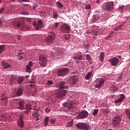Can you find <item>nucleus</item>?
Masks as SVG:
<instances>
[{
    "mask_svg": "<svg viewBox=\"0 0 130 130\" xmlns=\"http://www.w3.org/2000/svg\"><path fill=\"white\" fill-rule=\"evenodd\" d=\"M63 106L64 108H67V110H69L71 108H75L76 107V102L72 101L63 103Z\"/></svg>",
    "mask_w": 130,
    "mask_h": 130,
    "instance_id": "nucleus-5",
    "label": "nucleus"
},
{
    "mask_svg": "<svg viewBox=\"0 0 130 130\" xmlns=\"http://www.w3.org/2000/svg\"><path fill=\"white\" fill-rule=\"evenodd\" d=\"M1 2H2V1L0 0V4H1Z\"/></svg>",
    "mask_w": 130,
    "mask_h": 130,
    "instance_id": "nucleus-61",
    "label": "nucleus"
},
{
    "mask_svg": "<svg viewBox=\"0 0 130 130\" xmlns=\"http://www.w3.org/2000/svg\"><path fill=\"white\" fill-rule=\"evenodd\" d=\"M5 50V45H1L0 46V54L1 53H3Z\"/></svg>",
    "mask_w": 130,
    "mask_h": 130,
    "instance_id": "nucleus-33",
    "label": "nucleus"
},
{
    "mask_svg": "<svg viewBox=\"0 0 130 130\" xmlns=\"http://www.w3.org/2000/svg\"><path fill=\"white\" fill-rule=\"evenodd\" d=\"M2 25V21H1V19H0V26Z\"/></svg>",
    "mask_w": 130,
    "mask_h": 130,
    "instance_id": "nucleus-58",
    "label": "nucleus"
},
{
    "mask_svg": "<svg viewBox=\"0 0 130 130\" xmlns=\"http://www.w3.org/2000/svg\"><path fill=\"white\" fill-rule=\"evenodd\" d=\"M55 38V34L53 32H49L48 34V36L45 39H44V42L47 44H52L53 40Z\"/></svg>",
    "mask_w": 130,
    "mask_h": 130,
    "instance_id": "nucleus-3",
    "label": "nucleus"
},
{
    "mask_svg": "<svg viewBox=\"0 0 130 130\" xmlns=\"http://www.w3.org/2000/svg\"><path fill=\"white\" fill-rule=\"evenodd\" d=\"M31 105L26 104L25 106V109L26 111H24L25 114H29V110H31Z\"/></svg>",
    "mask_w": 130,
    "mask_h": 130,
    "instance_id": "nucleus-22",
    "label": "nucleus"
},
{
    "mask_svg": "<svg viewBox=\"0 0 130 130\" xmlns=\"http://www.w3.org/2000/svg\"><path fill=\"white\" fill-rule=\"evenodd\" d=\"M48 121H49V117L46 116L44 119V124L45 125V126H47Z\"/></svg>",
    "mask_w": 130,
    "mask_h": 130,
    "instance_id": "nucleus-26",
    "label": "nucleus"
},
{
    "mask_svg": "<svg viewBox=\"0 0 130 130\" xmlns=\"http://www.w3.org/2000/svg\"><path fill=\"white\" fill-rule=\"evenodd\" d=\"M39 63L41 67H45L47 64L46 57L43 55H40L39 56Z\"/></svg>",
    "mask_w": 130,
    "mask_h": 130,
    "instance_id": "nucleus-8",
    "label": "nucleus"
},
{
    "mask_svg": "<svg viewBox=\"0 0 130 130\" xmlns=\"http://www.w3.org/2000/svg\"><path fill=\"white\" fill-rule=\"evenodd\" d=\"M52 84V81H48L47 84L48 85H51Z\"/></svg>",
    "mask_w": 130,
    "mask_h": 130,
    "instance_id": "nucleus-51",
    "label": "nucleus"
},
{
    "mask_svg": "<svg viewBox=\"0 0 130 130\" xmlns=\"http://www.w3.org/2000/svg\"><path fill=\"white\" fill-rule=\"evenodd\" d=\"M120 122H121V118H120V116H116L113 117L112 121L113 126H117V125H119Z\"/></svg>",
    "mask_w": 130,
    "mask_h": 130,
    "instance_id": "nucleus-6",
    "label": "nucleus"
},
{
    "mask_svg": "<svg viewBox=\"0 0 130 130\" xmlns=\"http://www.w3.org/2000/svg\"><path fill=\"white\" fill-rule=\"evenodd\" d=\"M17 109H20V110H24L25 109V104L24 101H20L18 103V107H17Z\"/></svg>",
    "mask_w": 130,
    "mask_h": 130,
    "instance_id": "nucleus-16",
    "label": "nucleus"
},
{
    "mask_svg": "<svg viewBox=\"0 0 130 130\" xmlns=\"http://www.w3.org/2000/svg\"><path fill=\"white\" fill-rule=\"evenodd\" d=\"M32 24L34 26H35L36 29L37 30V29H38V24L37 23H36V21L33 22Z\"/></svg>",
    "mask_w": 130,
    "mask_h": 130,
    "instance_id": "nucleus-42",
    "label": "nucleus"
},
{
    "mask_svg": "<svg viewBox=\"0 0 130 130\" xmlns=\"http://www.w3.org/2000/svg\"><path fill=\"white\" fill-rule=\"evenodd\" d=\"M123 9H124V6L123 5H121L119 7V11L120 13H123Z\"/></svg>",
    "mask_w": 130,
    "mask_h": 130,
    "instance_id": "nucleus-31",
    "label": "nucleus"
},
{
    "mask_svg": "<svg viewBox=\"0 0 130 130\" xmlns=\"http://www.w3.org/2000/svg\"><path fill=\"white\" fill-rule=\"evenodd\" d=\"M17 39H18V40H21V38H20V37H18Z\"/></svg>",
    "mask_w": 130,
    "mask_h": 130,
    "instance_id": "nucleus-57",
    "label": "nucleus"
},
{
    "mask_svg": "<svg viewBox=\"0 0 130 130\" xmlns=\"http://www.w3.org/2000/svg\"><path fill=\"white\" fill-rule=\"evenodd\" d=\"M93 21L96 22L98 20H102V17H101V14L100 13L95 14L93 17Z\"/></svg>",
    "mask_w": 130,
    "mask_h": 130,
    "instance_id": "nucleus-18",
    "label": "nucleus"
},
{
    "mask_svg": "<svg viewBox=\"0 0 130 130\" xmlns=\"http://www.w3.org/2000/svg\"><path fill=\"white\" fill-rule=\"evenodd\" d=\"M61 31L63 33H69L70 32V26L67 24H64L61 26Z\"/></svg>",
    "mask_w": 130,
    "mask_h": 130,
    "instance_id": "nucleus-13",
    "label": "nucleus"
},
{
    "mask_svg": "<svg viewBox=\"0 0 130 130\" xmlns=\"http://www.w3.org/2000/svg\"><path fill=\"white\" fill-rule=\"evenodd\" d=\"M2 65L3 67V68L4 69V70H8V69H10V68H11L12 67L10 64L7 63L5 61H2Z\"/></svg>",
    "mask_w": 130,
    "mask_h": 130,
    "instance_id": "nucleus-19",
    "label": "nucleus"
},
{
    "mask_svg": "<svg viewBox=\"0 0 130 130\" xmlns=\"http://www.w3.org/2000/svg\"><path fill=\"white\" fill-rule=\"evenodd\" d=\"M73 58L75 59L76 63H79V62H80V60L83 59V56H82L81 52H78L76 54V56L74 57Z\"/></svg>",
    "mask_w": 130,
    "mask_h": 130,
    "instance_id": "nucleus-15",
    "label": "nucleus"
},
{
    "mask_svg": "<svg viewBox=\"0 0 130 130\" xmlns=\"http://www.w3.org/2000/svg\"><path fill=\"white\" fill-rule=\"evenodd\" d=\"M124 99H125V95L123 94H121L120 95L119 99L115 100V104H116V103H120V102H122Z\"/></svg>",
    "mask_w": 130,
    "mask_h": 130,
    "instance_id": "nucleus-17",
    "label": "nucleus"
},
{
    "mask_svg": "<svg viewBox=\"0 0 130 130\" xmlns=\"http://www.w3.org/2000/svg\"><path fill=\"white\" fill-rule=\"evenodd\" d=\"M11 24L15 28H21L23 30H27L28 29V27L26 26V24L23 21H20L19 20L13 21Z\"/></svg>",
    "mask_w": 130,
    "mask_h": 130,
    "instance_id": "nucleus-1",
    "label": "nucleus"
},
{
    "mask_svg": "<svg viewBox=\"0 0 130 130\" xmlns=\"http://www.w3.org/2000/svg\"><path fill=\"white\" fill-rule=\"evenodd\" d=\"M23 2H29V0H22Z\"/></svg>",
    "mask_w": 130,
    "mask_h": 130,
    "instance_id": "nucleus-56",
    "label": "nucleus"
},
{
    "mask_svg": "<svg viewBox=\"0 0 130 130\" xmlns=\"http://www.w3.org/2000/svg\"><path fill=\"white\" fill-rule=\"evenodd\" d=\"M12 1H15V0H12Z\"/></svg>",
    "mask_w": 130,
    "mask_h": 130,
    "instance_id": "nucleus-62",
    "label": "nucleus"
},
{
    "mask_svg": "<svg viewBox=\"0 0 130 130\" xmlns=\"http://www.w3.org/2000/svg\"><path fill=\"white\" fill-rule=\"evenodd\" d=\"M85 9L86 10H89V9H91V5L90 4H86Z\"/></svg>",
    "mask_w": 130,
    "mask_h": 130,
    "instance_id": "nucleus-43",
    "label": "nucleus"
},
{
    "mask_svg": "<svg viewBox=\"0 0 130 130\" xmlns=\"http://www.w3.org/2000/svg\"><path fill=\"white\" fill-rule=\"evenodd\" d=\"M30 84H34V81H30Z\"/></svg>",
    "mask_w": 130,
    "mask_h": 130,
    "instance_id": "nucleus-55",
    "label": "nucleus"
},
{
    "mask_svg": "<svg viewBox=\"0 0 130 130\" xmlns=\"http://www.w3.org/2000/svg\"><path fill=\"white\" fill-rule=\"evenodd\" d=\"M4 11H5V8H2L0 9V14H3Z\"/></svg>",
    "mask_w": 130,
    "mask_h": 130,
    "instance_id": "nucleus-49",
    "label": "nucleus"
},
{
    "mask_svg": "<svg viewBox=\"0 0 130 130\" xmlns=\"http://www.w3.org/2000/svg\"><path fill=\"white\" fill-rule=\"evenodd\" d=\"M95 82L96 84L95 85V88H101L104 85V82L105 79L103 78H97L95 79Z\"/></svg>",
    "mask_w": 130,
    "mask_h": 130,
    "instance_id": "nucleus-4",
    "label": "nucleus"
},
{
    "mask_svg": "<svg viewBox=\"0 0 130 130\" xmlns=\"http://www.w3.org/2000/svg\"><path fill=\"white\" fill-rule=\"evenodd\" d=\"M88 112L86 111H82L78 116L79 119H83V118H86L88 116Z\"/></svg>",
    "mask_w": 130,
    "mask_h": 130,
    "instance_id": "nucleus-14",
    "label": "nucleus"
},
{
    "mask_svg": "<svg viewBox=\"0 0 130 130\" xmlns=\"http://www.w3.org/2000/svg\"><path fill=\"white\" fill-rule=\"evenodd\" d=\"M124 24V22H123L121 25H119V26L115 28V31H118V30H120L121 29V26Z\"/></svg>",
    "mask_w": 130,
    "mask_h": 130,
    "instance_id": "nucleus-38",
    "label": "nucleus"
},
{
    "mask_svg": "<svg viewBox=\"0 0 130 130\" xmlns=\"http://www.w3.org/2000/svg\"><path fill=\"white\" fill-rule=\"evenodd\" d=\"M18 57H19V58H24V57H25V53L24 52H18Z\"/></svg>",
    "mask_w": 130,
    "mask_h": 130,
    "instance_id": "nucleus-30",
    "label": "nucleus"
},
{
    "mask_svg": "<svg viewBox=\"0 0 130 130\" xmlns=\"http://www.w3.org/2000/svg\"><path fill=\"white\" fill-rule=\"evenodd\" d=\"M86 59L88 61L92 60V58L91 57V56H90L89 54H87L86 55Z\"/></svg>",
    "mask_w": 130,
    "mask_h": 130,
    "instance_id": "nucleus-40",
    "label": "nucleus"
},
{
    "mask_svg": "<svg viewBox=\"0 0 130 130\" xmlns=\"http://www.w3.org/2000/svg\"><path fill=\"white\" fill-rule=\"evenodd\" d=\"M85 47H86V48H89V47L90 46V44L86 43H85Z\"/></svg>",
    "mask_w": 130,
    "mask_h": 130,
    "instance_id": "nucleus-46",
    "label": "nucleus"
},
{
    "mask_svg": "<svg viewBox=\"0 0 130 130\" xmlns=\"http://www.w3.org/2000/svg\"><path fill=\"white\" fill-rule=\"evenodd\" d=\"M18 124L21 128L24 127V121H23V116H20Z\"/></svg>",
    "mask_w": 130,
    "mask_h": 130,
    "instance_id": "nucleus-20",
    "label": "nucleus"
},
{
    "mask_svg": "<svg viewBox=\"0 0 130 130\" xmlns=\"http://www.w3.org/2000/svg\"><path fill=\"white\" fill-rule=\"evenodd\" d=\"M59 24V23H58V22H56V23H55V24H54V27H55V28H57V27H58V24Z\"/></svg>",
    "mask_w": 130,
    "mask_h": 130,
    "instance_id": "nucleus-50",
    "label": "nucleus"
},
{
    "mask_svg": "<svg viewBox=\"0 0 130 130\" xmlns=\"http://www.w3.org/2000/svg\"><path fill=\"white\" fill-rule=\"evenodd\" d=\"M96 2L98 4H100V1L99 0H96Z\"/></svg>",
    "mask_w": 130,
    "mask_h": 130,
    "instance_id": "nucleus-53",
    "label": "nucleus"
},
{
    "mask_svg": "<svg viewBox=\"0 0 130 130\" xmlns=\"http://www.w3.org/2000/svg\"><path fill=\"white\" fill-rule=\"evenodd\" d=\"M37 7V5L36 4H34L33 7H32L33 10H35V9H36Z\"/></svg>",
    "mask_w": 130,
    "mask_h": 130,
    "instance_id": "nucleus-52",
    "label": "nucleus"
},
{
    "mask_svg": "<svg viewBox=\"0 0 130 130\" xmlns=\"http://www.w3.org/2000/svg\"><path fill=\"white\" fill-rule=\"evenodd\" d=\"M27 66H28L29 67H30V68H31V67H32V66H33V62L30 61L28 62V65H27Z\"/></svg>",
    "mask_w": 130,
    "mask_h": 130,
    "instance_id": "nucleus-47",
    "label": "nucleus"
},
{
    "mask_svg": "<svg viewBox=\"0 0 130 130\" xmlns=\"http://www.w3.org/2000/svg\"><path fill=\"white\" fill-rule=\"evenodd\" d=\"M113 5H114V2H106L101 5V9L103 11L111 12L113 10Z\"/></svg>",
    "mask_w": 130,
    "mask_h": 130,
    "instance_id": "nucleus-2",
    "label": "nucleus"
},
{
    "mask_svg": "<svg viewBox=\"0 0 130 130\" xmlns=\"http://www.w3.org/2000/svg\"><path fill=\"white\" fill-rule=\"evenodd\" d=\"M57 16H58L57 13L54 12L53 13V18L54 19H57Z\"/></svg>",
    "mask_w": 130,
    "mask_h": 130,
    "instance_id": "nucleus-39",
    "label": "nucleus"
},
{
    "mask_svg": "<svg viewBox=\"0 0 130 130\" xmlns=\"http://www.w3.org/2000/svg\"><path fill=\"white\" fill-rule=\"evenodd\" d=\"M68 73H69V69L67 68L59 70L58 71V75L59 77H63L64 76H66V75H68Z\"/></svg>",
    "mask_w": 130,
    "mask_h": 130,
    "instance_id": "nucleus-10",
    "label": "nucleus"
},
{
    "mask_svg": "<svg viewBox=\"0 0 130 130\" xmlns=\"http://www.w3.org/2000/svg\"><path fill=\"white\" fill-rule=\"evenodd\" d=\"M125 113L126 114V116H127V117L129 118V119H130V109H126L125 110Z\"/></svg>",
    "mask_w": 130,
    "mask_h": 130,
    "instance_id": "nucleus-32",
    "label": "nucleus"
},
{
    "mask_svg": "<svg viewBox=\"0 0 130 130\" xmlns=\"http://www.w3.org/2000/svg\"><path fill=\"white\" fill-rule=\"evenodd\" d=\"M93 77V73L92 72H88L87 74L85 76V80H89Z\"/></svg>",
    "mask_w": 130,
    "mask_h": 130,
    "instance_id": "nucleus-24",
    "label": "nucleus"
},
{
    "mask_svg": "<svg viewBox=\"0 0 130 130\" xmlns=\"http://www.w3.org/2000/svg\"><path fill=\"white\" fill-rule=\"evenodd\" d=\"M37 113H38V112L37 111H36V112H35V115H36L37 114Z\"/></svg>",
    "mask_w": 130,
    "mask_h": 130,
    "instance_id": "nucleus-54",
    "label": "nucleus"
},
{
    "mask_svg": "<svg viewBox=\"0 0 130 130\" xmlns=\"http://www.w3.org/2000/svg\"><path fill=\"white\" fill-rule=\"evenodd\" d=\"M98 114V109H95L94 110L92 115H94V116H95V115H97Z\"/></svg>",
    "mask_w": 130,
    "mask_h": 130,
    "instance_id": "nucleus-36",
    "label": "nucleus"
},
{
    "mask_svg": "<svg viewBox=\"0 0 130 130\" xmlns=\"http://www.w3.org/2000/svg\"><path fill=\"white\" fill-rule=\"evenodd\" d=\"M26 70L27 73H31V67L27 65L26 66Z\"/></svg>",
    "mask_w": 130,
    "mask_h": 130,
    "instance_id": "nucleus-35",
    "label": "nucleus"
},
{
    "mask_svg": "<svg viewBox=\"0 0 130 130\" xmlns=\"http://www.w3.org/2000/svg\"><path fill=\"white\" fill-rule=\"evenodd\" d=\"M76 126L80 129L89 130V125L86 124L85 123L82 122L76 124Z\"/></svg>",
    "mask_w": 130,
    "mask_h": 130,
    "instance_id": "nucleus-7",
    "label": "nucleus"
},
{
    "mask_svg": "<svg viewBox=\"0 0 130 130\" xmlns=\"http://www.w3.org/2000/svg\"><path fill=\"white\" fill-rule=\"evenodd\" d=\"M109 61L111 66L113 67H115V66H117L118 62H119V59H118L117 58L113 57L110 59Z\"/></svg>",
    "mask_w": 130,
    "mask_h": 130,
    "instance_id": "nucleus-11",
    "label": "nucleus"
},
{
    "mask_svg": "<svg viewBox=\"0 0 130 130\" xmlns=\"http://www.w3.org/2000/svg\"><path fill=\"white\" fill-rule=\"evenodd\" d=\"M17 79V76H12L9 80V84L10 85H13L15 81V80Z\"/></svg>",
    "mask_w": 130,
    "mask_h": 130,
    "instance_id": "nucleus-21",
    "label": "nucleus"
},
{
    "mask_svg": "<svg viewBox=\"0 0 130 130\" xmlns=\"http://www.w3.org/2000/svg\"><path fill=\"white\" fill-rule=\"evenodd\" d=\"M72 75H72V77H73V78L70 79V83L71 86H74V85H75L77 81H78V78H77V74L72 73Z\"/></svg>",
    "mask_w": 130,
    "mask_h": 130,
    "instance_id": "nucleus-9",
    "label": "nucleus"
},
{
    "mask_svg": "<svg viewBox=\"0 0 130 130\" xmlns=\"http://www.w3.org/2000/svg\"><path fill=\"white\" fill-rule=\"evenodd\" d=\"M122 74H120V76L119 77L118 79V82H119V81L121 80V79H122Z\"/></svg>",
    "mask_w": 130,
    "mask_h": 130,
    "instance_id": "nucleus-48",
    "label": "nucleus"
},
{
    "mask_svg": "<svg viewBox=\"0 0 130 130\" xmlns=\"http://www.w3.org/2000/svg\"><path fill=\"white\" fill-rule=\"evenodd\" d=\"M39 119H38V117L36 119V121H37Z\"/></svg>",
    "mask_w": 130,
    "mask_h": 130,
    "instance_id": "nucleus-60",
    "label": "nucleus"
},
{
    "mask_svg": "<svg viewBox=\"0 0 130 130\" xmlns=\"http://www.w3.org/2000/svg\"><path fill=\"white\" fill-rule=\"evenodd\" d=\"M16 94L18 96H22V94H23V89L22 88H18Z\"/></svg>",
    "mask_w": 130,
    "mask_h": 130,
    "instance_id": "nucleus-27",
    "label": "nucleus"
},
{
    "mask_svg": "<svg viewBox=\"0 0 130 130\" xmlns=\"http://www.w3.org/2000/svg\"><path fill=\"white\" fill-rule=\"evenodd\" d=\"M1 100H2V101H7L8 100V98L5 96H2L1 98Z\"/></svg>",
    "mask_w": 130,
    "mask_h": 130,
    "instance_id": "nucleus-41",
    "label": "nucleus"
},
{
    "mask_svg": "<svg viewBox=\"0 0 130 130\" xmlns=\"http://www.w3.org/2000/svg\"><path fill=\"white\" fill-rule=\"evenodd\" d=\"M56 5L57 8H59V9H61V8H62V4H60L59 2H57Z\"/></svg>",
    "mask_w": 130,
    "mask_h": 130,
    "instance_id": "nucleus-37",
    "label": "nucleus"
},
{
    "mask_svg": "<svg viewBox=\"0 0 130 130\" xmlns=\"http://www.w3.org/2000/svg\"><path fill=\"white\" fill-rule=\"evenodd\" d=\"M67 95V90L61 89L57 91L56 96L58 98H62L64 96Z\"/></svg>",
    "mask_w": 130,
    "mask_h": 130,
    "instance_id": "nucleus-12",
    "label": "nucleus"
},
{
    "mask_svg": "<svg viewBox=\"0 0 130 130\" xmlns=\"http://www.w3.org/2000/svg\"><path fill=\"white\" fill-rule=\"evenodd\" d=\"M63 37L66 40H69L70 39V37H71V35H70V34H68L64 36Z\"/></svg>",
    "mask_w": 130,
    "mask_h": 130,
    "instance_id": "nucleus-34",
    "label": "nucleus"
},
{
    "mask_svg": "<svg viewBox=\"0 0 130 130\" xmlns=\"http://www.w3.org/2000/svg\"><path fill=\"white\" fill-rule=\"evenodd\" d=\"M38 29L37 30H39V28H42L43 27V23L42 21L40 20L37 21Z\"/></svg>",
    "mask_w": 130,
    "mask_h": 130,
    "instance_id": "nucleus-25",
    "label": "nucleus"
},
{
    "mask_svg": "<svg viewBox=\"0 0 130 130\" xmlns=\"http://www.w3.org/2000/svg\"><path fill=\"white\" fill-rule=\"evenodd\" d=\"M105 56V53L104 52H102L100 55V59L101 61H103L104 60V57Z\"/></svg>",
    "mask_w": 130,
    "mask_h": 130,
    "instance_id": "nucleus-29",
    "label": "nucleus"
},
{
    "mask_svg": "<svg viewBox=\"0 0 130 130\" xmlns=\"http://www.w3.org/2000/svg\"><path fill=\"white\" fill-rule=\"evenodd\" d=\"M30 87H32V86H34V85L33 84H30Z\"/></svg>",
    "mask_w": 130,
    "mask_h": 130,
    "instance_id": "nucleus-59",
    "label": "nucleus"
},
{
    "mask_svg": "<svg viewBox=\"0 0 130 130\" xmlns=\"http://www.w3.org/2000/svg\"><path fill=\"white\" fill-rule=\"evenodd\" d=\"M67 125L68 126H72V125H73V121H71L70 122H68Z\"/></svg>",
    "mask_w": 130,
    "mask_h": 130,
    "instance_id": "nucleus-45",
    "label": "nucleus"
},
{
    "mask_svg": "<svg viewBox=\"0 0 130 130\" xmlns=\"http://www.w3.org/2000/svg\"><path fill=\"white\" fill-rule=\"evenodd\" d=\"M24 78L23 76L19 77L17 80V82L18 84H21V83H23L24 80Z\"/></svg>",
    "mask_w": 130,
    "mask_h": 130,
    "instance_id": "nucleus-28",
    "label": "nucleus"
},
{
    "mask_svg": "<svg viewBox=\"0 0 130 130\" xmlns=\"http://www.w3.org/2000/svg\"><path fill=\"white\" fill-rule=\"evenodd\" d=\"M59 86L60 89H67L68 88V86L66 85V83L64 82H59Z\"/></svg>",
    "mask_w": 130,
    "mask_h": 130,
    "instance_id": "nucleus-23",
    "label": "nucleus"
},
{
    "mask_svg": "<svg viewBox=\"0 0 130 130\" xmlns=\"http://www.w3.org/2000/svg\"><path fill=\"white\" fill-rule=\"evenodd\" d=\"M55 119H51L50 120V122L52 123V124H54V123H55Z\"/></svg>",
    "mask_w": 130,
    "mask_h": 130,
    "instance_id": "nucleus-44",
    "label": "nucleus"
}]
</instances>
